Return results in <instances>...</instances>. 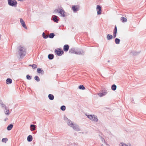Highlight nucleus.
<instances>
[{"instance_id": "473e14b6", "label": "nucleus", "mask_w": 146, "mask_h": 146, "mask_svg": "<svg viewBox=\"0 0 146 146\" xmlns=\"http://www.w3.org/2000/svg\"><path fill=\"white\" fill-rule=\"evenodd\" d=\"M5 109L6 110V111L5 112V114L7 115H9V112L8 109H7L6 107H5Z\"/></svg>"}, {"instance_id": "f257e3e1", "label": "nucleus", "mask_w": 146, "mask_h": 146, "mask_svg": "<svg viewBox=\"0 0 146 146\" xmlns=\"http://www.w3.org/2000/svg\"><path fill=\"white\" fill-rule=\"evenodd\" d=\"M17 49L18 50V52L20 57L21 58H23L26 54L25 48L23 46L20 45L19 46Z\"/></svg>"}, {"instance_id": "e433bc0d", "label": "nucleus", "mask_w": 146, "mask_h": 146, "mask_svg": "<svg viewBox=\"0 0 146 146\" xmlns=\"http://www.w3.org/2000/svg\"><path fill=\"white\" fill-rule=\"evenodd\" d=\"M32 76H30L29 75H27L26 76V78L28 80H31L32 78Z\"/></svg>"}, {"instance_id": "a211bd4d", "label": "nucleus", "mask_w": 146, "mask_h": 146, "mask_svg": "<svg viewBox=\"0 0 146 146\" xmlns=\"http://www.w3.org/2000/svg\"><path fill=\"white\" fill-rule=\"evenodd\" d=\"M76 52V49L74 48H73L70 49L69 51V52L70 53H74Z\"/></svg>"}, {"instance_id": "f8f14e48", "label": "nucleus", "mask_w": 146, "mask_h": 146, "mask_svg": "<svg viewBox=\"0 0 146 146\" xmlns=\"http://www.w3.org/2000/svg\"><path fill=\"white\" fill-rule=\"evenodd\" d=\"M77 5H73L72 7V9L73 11L75 12L77 11L79 9Z\"/></svg>"}, {"instance_id": "4be33fe9", "label": "nucleus", "mask_w": 146, "mask_h": 146, "mask_svg": "<svg viewBox=\"0 0 146 146\" xmlns=\"http://www.w3.org/2000/svg\"><path fill=\"white\" fill-rule=\"evenodd\" d=\"M13 127V125L11 124H9L7 127V130L8 131L11 130Z\"/></svg>"}, {"instance_id": "bb28decb", "label": "nucleus", "mask_w": 146, "mask_h": 146, "mask_svg": "<svg viewBox=\"0 0 146 146\" xmlns=\"http://www.w3.org/2000/svg\"><path fill=\"white\" fill-rule=\"evenodd\" d=\"M120 42V40L119 38H116L115 39V42L116 44H119Z\"/></svg>"}, {"instance_id": "f704fd0d", "label": "nucleus", "mask_w": 146, "mask_h": 146, "mask_svg": "<svg viewBox=\"0 0 146 146\" xmlns=\"http://www.w3.org/2000/svg\"><path fill=\"white\" fill-rule=\"evenodd\" d=\"M0 104L1 105V106L2 108H3V107L5 108V107H6L5 106V105L4 104H3V103L2 101L1 100H0Z\"/></svg>"}, {"instance_id": "c756f323", "label": "nucleus", "mask_w": 146, "mask_h": 146, "mask_svg": "<svg viewBox=\"0 0 146 146\" xmlns=\"http://www.w3.org/2000/svg\"><path fill=\"white\" fill-rule=\"evenodd\" d=\"M37 72L38 73H42V72H43V70H42L40 68H37Z\"/></svg>"}, {"instance_id": "6e6552de", "label": "nucleus", "mask_w": 146, "mask_h": 146, "mask_svg": "<svg viewBox=\"0 0 146 146\" xmlns=\"http://www.w3.org/2000/svg\"><path fill=\"white\" fill-rule=\"evenodd\" d=\"M96 9L98 10L97 14L98 15L101 14L102 12L101 7V6L99 5H97V6Z\"/></svg>"}, {"instance_id": "4c0bfd02", "label": "nucleus", "mask_w": 146, "mask_h": 146, "mask_svg": "<svg viewBox=\"0 0 146 146\" xmlns=\"http://www.w3.org/2000/svg\"><path fill=\"white\" fill-rule=\"evenodd\" d=\"M8 139L7 138H3L2 139V141L3 142L6 143V141H8Z\"/></svg>"}, {"instance_id": "7ed1b4c3", "label": "nucleus", "mask_w": 146, "mask_h": 146, "mask_svg": "<svg viewBox=\"0 0 146 146\" xmlns=\"http://www.w3.org/2000/svg\"><path fill=\"white\" fill-rule=\"evenodd\" d=\"M55 53L58 56H60L64 54V52L62 50L58 49V50L56 49L55 50Z\"/></svg>"}, {"instance_id": "aec40b11", "label": "nucleus", "mask_w": 146, "mask_h": 146, "mask_svg": "<svg viewBox=\"0 0 146 146\" xmlns=\"http://www.w3.org/2000/svg\"><path fill=\"white\" fill-rule=\"evenodd\" d=\"M48 98L50 100H54V97L53 95L52 94H49L48 95Z\"/></svg>"}, {"instance_id": "6ab92c4d", "label": "nucleus", "mask_w": 146, "mask_h": 146, "mask_svg": "<svg viewBox=\"0 0 146 146\" xmlns=\"http://www.w3.org/2000/svg\"><path fill=\"white\" fill-rule=\"evenodd\" d=\"M12 80L11 79L8 78L6 80V83L7 84H10L12 83Z\"/></svg>"}, {"instance_id": "5701e85b", "label": "nucleus", "mask_w": 146, "mask_h": 146, "mask_svg": "<svg viewBox=\"0 0 146 146\" xmlns=\"http://www.w3.org/2000/svg\"><path fill=\"white\" fill-rule=\"evenodd\" d=\"M54 55L52 54H50L48 55V58L50 60H52L54 58Z\"/></svg>"}, {"instance_id": "412c9836", "label": "nucleus", "mask_w": 146, "mask_h": 146, "mask_svg": "<svg viewBox=\"0 0 146 146\" xmlns=\"http://www.w3.org/2000/svg\"><path fill=\"white\" fill-rule=\"evenodd\" d=\"M107 38L108 40H109L112 39L113 38V36L111 35L110 34L107 35Z\"/></svg>"}, {"instance_id": "de8ad7c7", "label": "nucleus", "mask_w": 146, "mask_h": 146, "mask_svg": "<svg viewBox=\"0 0 146 146\" xmlns=\"http://www.w3.org/2000/svg\"><path fill=\"white\" fill-rule=\"evenodd\" d=\"M108 62H110V60H108Z\"/></svg>"}, {"instance_id": "1a4fd4ad", "label": "nucleus", "mask_w": 146, "mask_h": 146, "mask_svg": "<svg viewBox=\"0 0 146 146\" xmlns=\"http://www.w3.org/2000/svg\"><path fill=\"white\" fill-rule=\"evenodd\" d=\"M117 32V29L116 26L115 25V27L113 31V37L115 38L116 36V34Z\"/></svg>"}, {"instance_id": "c9c22d12", "label": "nucleus", "mask_w": 146, "mask_h": 146, "mask_svg": "<svg viewBox=\"0 0 146 146\" xmlns=\"http://www.w3.org/2000/svg\"><path fill=\"white\" fill-rule=\"evenodd\" d=\"M66 109V106H65L63 105L60 107L61 110L63 111H64Z\"/></svg>"}, {"instance_id": "2f4dec72", "label": "nucleus", "mask_w": 146, "mask_h": 146, "mask_svg": "<svg viewBox=\"0 0 146 146\" xmlns=\"http://www.w3.org/2000/svg\"><path fill=\"white\" fill-rule=\"evenodd\" d=\"M79 88L80 89H81L82 90H84L85 89V88L84 86L83 85H81L79 86Z\"/></svg>"}, {"instance_id": "9d476101", "label": "nucleus", "mask_w": 146, "mask_h": 146, "mask_svg": "<svg viewBox=\"0 0 146 146\" xmlns=\"http://www.w3.org/2000/svg\"><path fill=\"white\" fill-rule=\"evenodd\" d=\"M53 17L52 20L55 23H58V17L56 15H53L52 16Z\"/></svg>"}, {"instance_id": "72a5a7b5", "label": "nucleus", "mask_w": 146, "mask_h": 146, "mask_svg": "<svg viewBox=\"0 0 146 146\" xmlns=\"http://www.w3.org/2000/svg\"><path fill=\"white\" fill-rule=\"evenodd\" d=\"M29 66H32L33 69L36 68L37 67V65L36 64H33L32 65L30 64L29 65Z\"/></svg>"}, {"instance_id": "c85d7f7f", "label": "nucleus", "mask_w": 146, "mask_h": 146, "mask_svg": "<svg viewBox=\"0 0 146 146\" xmlns=\"http://www.w3.org/2000/svg\"><path fill=\"white\" fill-rule=\"evenodd\" d=\"M92 120L94 121L97 122L98 121V119L97 118V117L94 115L93 117V119Z\"/></svg>"}, {"instance_id": "f03ea898", "label": "nucleus", "mask_w": 146, "mask_h": 146, "mask_svg": "<svg viewBox=\"0 0 146 146\" xmlns=\"http://www.w3.org/2000/svg\"><path fill=\"white\" fill-rule=\"evenodd\" d=\"M8 4L12 7H16L17 6V2L15 0H8Z\"/></svg>"}, {"instance_id": "ddd939ff", "label": "nucleus", "mask_w": 146, "mask_h": 146, "mask_svg": "<svg viewBox=\"0 0 146 146\" xmlns=\"http://www.w3.org/2000/svg\"><path fill=\"white\" fill-rule=\"evenodd\" d=\"M59 13H60L62 15V17H65V12L64 11V10L63 9H61L60 11H59Z\"/></svg>"}, {"instance_id": "37998d69", "label": "nucleus", "mask_w": 146, "mask_h": 146, "mask_svg": "<svg viewBox=\"0 0 146 146\" xmlns=\"http://www.w3.org/2000/svg\"><path fill=\"white\" fill-rule=\"evenodd\" d=\"M8 119V118L7 117H6L4 120V121H6Z\"/></svg>"}, {"instance_id": "423d86ee", "label": "nucleus", "mask_w": 146, "mask_h": 146, "mask_svg": "<svg viewBox=\"0 0 146 146\" xmlns=\"http://www.w3.org/2000/svg\"><path fill=\"white\" fill-rule=\"evenodd\" d=\"M20 21L22 27L25 29H27V27L25 24V22L22 18L20 19Z\"/></svg>"}, {"instance_id": "a19ab883", "label": "nucleus", "mask_w": 146, "mask_h": 146, "mask_svg": "<svg viewBox=\"0 0 146 146\" xmlns=\"http://www.w3.org/2000/svg\"><path fill=\"white\" fill-rule=\"evenodd\" d=\"M126 144L121 143L120 144L119 146H126Z\"/></svg>"}, {"instance_id": "dca6fc26", "label": "nucleus", "mask_w": 146, "mask_h": 146, "mask_svg": "<svg viewBox=\"0 0 146 146\" xmlns=\"http://www.w3.org/2000/svg\"><path fill=\"white\" fill-rule=\"evenodd\" d=\"M66 122L68 124V125L70 127H71L73 125V123L69 119L68 120V121H66Z\"/></svg>"}, {"instance_id": "20e7f679", "label": "nucleus", "mask_w": 146, "mask_h": 146, "mask_svg": "<svg viewBox=\"0 0 146 146\" xmlns=\"http://www.w3.org/2000/svg\"><path fill=\"white\" fill-rule=\"evenodd\" d=\"M102 93H99L98 95L100 97L105 96L108 93V91L105 90H102Z\"/></svg>"}, {"instance_id": "79ce46f5", "label": "nucleus", "mask_w": 146, "mask_h": 146, "mask_svg": "<svg viewBox=\"0 0 146 146\" xmlns=\"http://www.w3.org/2000/svg\"><path fill=\"white\" fill-rule=\"evenodd\" d=\"M64 120L66 122V121H68V120L69 119H68L66 117L64 116Z\"/></svg>"}, {"instance_id": "a878e982", "label": "nucleus", "mask_w": 146, "mask_h": 146, "mask_svg": "<svg viewBox=\"0 0 146 146\" xmlns=\"http://www.w3.org/2000/svg\"><path fill=\"white\" fill-rule=\"evenodd\" d=\"M55 36V34L54 33H50L49 34V35L48 36V37H49L50 38H54V36Z\"/></svg>"}, {"instance_id": "f3484780", "label": "nucleus", "mask_w": 146, "mask_h": 146, "mask_svg": "<svg viewBox=\"0 0 146 146\" xmlns=\"http://www.w3.org/2000/svg\"><path fill=\"white\" fill-rule=\"evenodd\" d=\"M33 139L32 136L31 135H29L27 137V140L28 142H30Z\"/></svg>"}, {"instance_id": "393cba45", "label": "nucleus", "mask_w": 146, "mask_h": 146, "mask_svg": "<svg viewBox=\"0 0 146 146\" xmlns=\"http://www.w3.org/2000/svg\"><path fill=\"white\" fill-rule=\"evenodd\" d=\"M121 20L123 23L127 21V19L126 18L122 17L121 18Z\"/></svg>"}, {"instance_id": "a18cd8bd", "label": "nucleus", "mask_w": 146, "mask_h": 146, "mask_svg": "<svg viewBox=\"0 0 146 146\" xmlns=\"http://www.w3.org/2000/svg\"><path fill=\"white\" fill-rule=\"evenodd\" d=\"M126 146H131V145L130 144H129V145H126Z\"/></svg>"}, {"instance_id": "2eb2a0df", "label": "nucleus", "mask_w": 146, "mask_h": 146, "mask_svg": "<svg viewBox=\"0 0 146 146\" xmlns=\"http://www.w3.org/2000/svg\"><path fill=\"white\" fill-rule=\"evenodd\" d=\"M139 52H136L135 51H132L130 53V54L133 56H136L139 53Z\"/></svg>"}, {"instance_id": "b1692460", "label": "nucleus", "mask_w": 146, "mask_h": 146, "mask_svg": "<svg viewBox=\"0 0 146 146\" xmlns=\"http://www.w3.org/2000/svg\"><path fill=\"white\" fill-rule=\"evenodd\" d=\"M117 88V86L115 84H113L112 85L111 87V90L113 91H115Z\"/></svg>"}, {"instance_id": "58836bf2", "label": "nucleus", "mask_w": 146, "mask_h": 146, "mask_svg": "<svg viewBox=\"0 0 146 146\" xmlns=\"http://www.w3.org/2000/svg\"><path fill=\"white\" fill-rule=\"evenodd\" d=\"M94 115H89V118L91 120H92L93 119V117Z\"/></svg>"}, {"instance_id": "0eeeda50", "label": "nucleus", "mask_w": 146, "mask_h": 146, "mask_svg": "<svg viewBox=\"0 0 146 146\" xmlns=\"http://www.w3.org/2000/svg\"><path fill=\"white\" fill-rule=\"evenodd\" d=\"M71 127H72L73 129L76 131H79L80 130L79 127V126L75 124H73V125Z\"/></svg>"}, {"instance_id": "9b49d317", "label": "nucleus", "mask_w": 146, "mask_h": 146, "mask_svg": "<svg viewBox=\"0 0 146 146\" xmlns=\"http://www.w3.org/2000/svg\"><path fill=\"white\" fill-rule=\"evenodd\" d=\"M69 48V46L68 44L65 45L63 47V50L65 52L68 51Z\"/></svg>"}, {"instance_id": "ea45409f", "label": "nucleus", "mask_w": 146, "mask_h": 146, "mask_svg": "<svg viewBox=\"0 0 146 146\" xmlns=\"http://www.w3.org/2000/svg\"><path fill=\"white\" fill-rule=\"evenodd\" d=\"M61 9H56L54 11V12H58V13H59V11H60V10Z\"/></svg>"}, {"instance_id": "c03bdc74", "label": "nucleus", "mask_w": 146, "mask_h": 146, "mask_svg": "<svg viewBox=\"0 0 146 146\" xmlns=\"http://www.w3.org/2000/svg\"><path fill=\"white\" fill-rule=\"evenodd\" d=\"M89 115H87L86 114V115L89 118Z\"/></svg>"}, {"instance_id": "39448f33", "label": "nucleus", "mask_w": 146, "mask_h": 146, "mask_svg": "<svg viewBox=\"0 0 146 146\" xmlns=\"http://www.w3.org/2000/svg\"><path fill=\"white\" fill-rule=\"evenodd\" d=\"M84 54V52L83 50L80 49H76V52L75 54L79 55H82Z\"/></svg>"}, {"instance_id": "7c9ffc66", "label": "nucleus", "mask_w": 146, "mask_h": 146, "mask_svg": "<svg viewBox=\"0 0 146 146\" xmlns=\"http://www.w3.org/2000/svg\"><path fill=\"white\" fill-rule=\"evenodd\" d=\"M42 36L45 39L47 38L48 37V35H46L44 32L42 33Z\"/></svg>"}, {"instance_id": "4468645a", "label": "nucleus", "mask_w": 146, "mask_h": 146, "mask_svg": "<svg viewBox=\"0 0 146 146\" xmlns=\"http://www.w3.org/2000/svg\"><path fill=\"white\" fill-rule=\"evenodd\" d=\"M36 127V126L34 124H31L30 126V129L31 131H33L35 130V128Z\"/></svg>"}, {"instance_id": "49530a36", "label": "nucleus", "mask_w": 146, "mask_h": 146, "mask_svg": "<svg viewBox=\"0 0 146 146\" xmlns=\"http://www.w3.org/2000/svg\"><path fill=\"white\" fill-rule=\"evenodd\" d=\"M44 72L43 71V72H42V73H41V74H44Z\"/></svg>"}, {"instance_id": "cd10ccee", "label": "nucleus", "mask_w": 146, "mask_h": 146, "mask_svg": "<svg viewBox=\"0 0 146 146\" xmlns=\"http://www.w3.org/2000/svg\"><path fill=\"white\" fill-rule=\"evenodd\" d=\"M34 79L37 82H39L40 81V79L38 76H35Z\"/></svg>"}, {"instance_id": "09e8293b", "label": "nucleus", "mask_w": 146, "mask_h": 146, "mask_svg": "<svg viewBox=\"0 0 146 146\" xmlns=\"http://www.w3.org/2000/svg\"><path fill=\"white\" fill-rule=\"evenodd\" d=\"M101 146H104V145H102H102H101Z\"/></svg>"}]
</instances>
